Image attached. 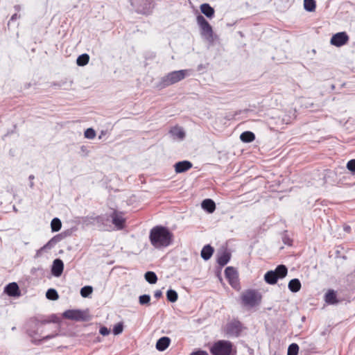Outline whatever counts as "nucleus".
I'll return each mask as SVG.
<instances>
[{"instance_id":"obj_1","label":"nucleus","mask_w":355,"mask_h":355,"mask_svg":"<svg viewBox=\"0 0 355 355\" xmlns=\"http://www.w3.org/2000/svg\"><path fill=\"white\" fill-rule=\"evenodd\" d=\"M172 236V234L166 227L155 226L150 231L149 239L154 248H162L171 243Z\"/></svg>"},{"instance_id":"obj_2","label":"nucleus","mask_w":355,"mask_h":355,"mask_svg":"<svg viewBox=\"0 0 355 355\" xmlns=\"http://www.w3.org/2000/svg\"><path fill=\"white\" fill-rule=\"evenodd\" d=\"M190 69H182L171 71L163 76L157 85L159 89H163L175 84L191 75Z\"/></svg>"},{"instance_id":"obj_3","label":"nucleus","mask_w":355,"mask_h":355,"mask_svg":"<svg viewBox=\"0 0 355 355\" xmlns=\"http://www.w3.org/2000/svg\"><path fill=\"white\" fill-rule=\"evenodd\" d=\"M261 296L255 290H247L241 295V302L244 306L251 308L255 306L261 302Z\"/></svg>"},{"instance_id":"obj_4","label":"nucleus","mask_w":355,"mask_h":355,"mask_svg":"<svg viewBox=\"0 0 355 355\" xmlns=\"http://www.w3.org/2000/svg\"><path fill=\"white\" fill-rule=\"evenodd\" d=\"M210 351L212 355H232V344L228 340H218L212 345Z\"/></svg>"},{"instance_id":"obj_5","label":"nucleus","mask_w":355,"mask_h":355,"mask_svg":"<svg viewBox=\"0 0 355 355\" xmlns=\"http://www.w3.org/2000/svg\"><path fill=\"white\" fill-rule=\"evenodd\" d=\"M196 21L200 29V33L202 37H204L208 42H212L213 37V30L209 22L205 19V17L198 15L196 17Z\"/></svg>"},{"instance_id":"obj_6","label":"nucleus","mask_w":355,"mask_h":355,"mask_svg":"<svg viewBox=\"0 0 355 355\" xmlns=\"http://www.w3.org/2000/svg\"><path fill=\"white\" fill-rule=\"evenodd\" d=\"M288 273L287 268L284 265L278 266L275 270L268 271V284H275L278 279H282Z\"/></svg>"},{"instance_id":"obj_7","label":"nucleus","mask_w":355,"mask_h":355,"mask_svg":"<svg viewBox=\"0 0 355 355\" xmlns=\"http://www.w3.org/2000/svg\"><path fill=\"white\" fill-rule=\"evenodd\" d=\"M130 3L135 10L141 14H148L153 7L150 0H130Z\"/></svg>"},{"instance_id":"obj_8","label":"nucleus","mask_w":355,"mask_h":355,"mask_svg":"<svg viewBox=\"0 0 355 355\" xmlns=\"http://www.w3.org/2000/svg\"><path fill=\"white\" fill-rule=\"evenodd\" d=\"M111 218V224L114 225L116 230H122L125 226V218L123 212L115 209H112L110 212Z\"/></svg>"},{"instance_id":"obj_9","label":"nucleus","mask_w":355,"mask_h":355,"mask_svg":"<svg viewBox=\"0 0 355 355\" xmlns=\"http://www.w3.org/2000/svg\"><path fill=\"white\" fill-rule=\"evenodd\" d=\"M225 275L230 284L235 289H240L239 275L233 267H227L225 270Z\"/></svg>"},{"instance_id":"obj_10","label":"nucleus","mask_w":355,"mask_h":355,"mask_svg":"<svg viewBox=\"0 0 355 355\" xmlns=\"http://www.w3.org/2000/svg\"><path fill=\"white\" fill-rule=\"evenodd\" d=\"M97 227L102 230L110 231L112 229L111 218L109 214L97 216Z\"/></svg>"},{"instance_id":"obj_11","label":"nucleus","mask_w":355,"mask_h":355,"mask_svg":"<svg viewBox=\"0 0 355 355\" xmlns=\"http://www.w3.org/2000/svg\"><path fill=\"white\" fill-rule=\"evenodd\" d=\"M349 41V36L345 32H340L334 34L330 40V43L337 47L346 44Z\"/></svg>"},{"instance_id":"obj_12","label":"nucleus","mask_w":355,"mask_h":355,"mask_svg":"<svg viewBox=\"0 0 355 355\" xmlns=\"http://www.w3.org/2000/svg\"><path fill=\"white\" fill-rule=\"evenodd\" d=\"M64 270V263L60 259H55L53 261L51 267V273L55 277H59L62 274Z\"/></svg>"},{"instance_id":"obj_13","label":"nucleus","mask_w":355,"mask_h":355,"mask_svg":"<svg viewBox=\"0 0 355 355\" xmlns=\"http://www.w3.org/2000/svg\"><path fill=\"white\" fill-rule=\"evenodd\" d=\"M63 317L78 321L84 318V313L80 310H67L63 313Z\"/></svg>"},{"instance_id":"obj_14","label":"nucleus","mask_w":355,"mask_h":355,"mask_svg":"<svg viewBox=\"0 0 355 355\" xmlns=\"http://www.w3.org/2000/svg\"><path fill=\"white\" fill-rule=\"evenodd\" d=\"M60 241L59 236H56L50 239L43 247L37 250L35 257H39L42 255V253L48 250L53 248L58 242Z\"/></svg>"},{"instance_id":"obj_15","label":"nucleus","mask_w":355,"mask_h":355,"mask_svg":"<svg viewBox=\"0 0 355 355\" xmlns=\"http://www.w3.org/2000/svg\"><path fill=\"white\" fill-rule=\"evenodd\" d=\"M169 134L174 140L182 141L185 137L184 130L182 128L179 126L172 128L169 131Z\"/></svg>"},{"instance_id":"obj_16","label":"nucleus","mask_w":355,"mask_h":355,"mask_svg":"<svg viewBox=\"0 0 355 355\" xmlns=\"http://www.w3.org/2000/svg\"><path fill=\"white\" fill-rule=\"evenodd\" d=\"M4 291L10 297H19L20 295L19 286L15 282L8 284L5 287Z\"/></svg>"},{"instance_id":"obj_17","label":"nucleus","mask_w":355,"mask_h":355,"mask_svg":"<svg viewBox=\"0 0 355 355\" xmlns=\"http://www.w3.org/2000/svg\"><path fill=\"white\" fill-rule=\"evenodd\" d=\"M192 163L189 161H181L175 164V171L177 173H184L192 167Z\"/></svg>"},{"instance_id":"obj_18","label":"nucleus","mask_w":355,"mask_h":355,"mask_svg":"<svg viewBox=\"0 0 355 355\" xmlns=\"http://www.w3.org/2000/svg\"><path fill=\"white\" fill-rule=\"evenodd\" d=\"M171 340L168 337H162L157 340L156 348L158 351L163 352L169 346Z\"/></svg>"},{"instance_id":"obj_19","label":"nucleus","mask_w":355,"mask_h":355,"mask_svg":"<svg viewBox=\"0 0 355 355\" xmlns=\"http://www.w3.org/2000/svg\"><path fill=\"white\" fill-rule=\"evenodd\" d=\"M230 260V254L227 251H223L218 254L217 263L220 266H225Z\"/></svg>"},{"instance_id":"obj_20","label":"nucleus","mask_w":355,"mask_h":355,"mask_svg":"<svg viewBox=\"0 0 355 355\" xmlns=\"http://www.w3.org/2000/svg\"><path fill=\"white\" fill-rule=\"evenodd\" d=\"M202 208L208 213H213L216 209L215 202L211 199H205L202 202Z\"/></svg>"},{"instance_id":"obj_21","label":"nucleus","mask_w":355,"mask_h":355,"mask_svg":"<svg viewBox=\"0 0 355 355\" xmlns=\"http://www.w3.org/2000/svg\"><path fill=\"white\" fill-rule=\"evenodd\" d=\"M200 10L208 18H212L214 15V9L208 3H202Z\"/></svg>"},{"instance_id":"obj_22","label":"nucleus","mask_w":355,"mask_h":355,"mask_svg":"<svg viewBox=\"0 0 355 355\" xmlns=\"http://www.w3.org/2000/svg\"><path fill=\"white\" fill-rule=\"evenodd\" d=\"M213 248L209 245H207L204 246L201 250V257L204 260L207 261L211 258V255L213 254Z\"/></svg>"},{"instance_id":"obj_23","label":"nucleus","mask_w":355,"mask_h":355,"mask_svg":"<svg viewBox=\"0 0 355 355\" xmlns=\"http://www.w3.org/2000/svg\"><path fill=\"white\" fill-rule=\"evenodd\" d=\"M288 288L291 292L296 293L301 288V283L298 279H293L288 283Z\"/></svg>"},{"instance_id":"obj_24","label":"nucleus","mask_w":355,"mask_h":355,"mask_svg":"<svg viewBox=\"0 0 355 355\" xmlns=\"http://www.w3.org/2000/svg\"><path fill=\"white\" fill-rule=\"evenodd\" d=\"M240 331L239 323L232 322L227 327V332L230 335H237Z\"/></svg>"},{"instance_id":"obj_25","label":"nucleus","mask_w":355,"mask_h":355,"mask_svg":"<svg viewBox=\"0 0 355 355\" xmlns=\"http://www.w3.org/2000/svg\"><path fill=\"white\" fill-rule=\"evenodd\" d=\"M255 137L254 133L250 131H245L241 133L240 139L243 142H251L254 139Z\"/></svg>"},{"instance_id":"obj_26","label":"nucleus","mask_w":355,"mask_h":355,"mask_svg":"<svg viewBox=\"0 0 355 355\" xmlns=\"http://www.w3.org/2000/svg\"><path fill=\"white\" fill-rule=\"evenodd\" d=\"M304 8L308 12H314L316 8L315 0H304Z\"/></svg>"},{"instance_id":"obj_27","label":"nucleus","mask_w":355,"mask_h":355,"mask_svg":"<svg viewBox=\"0 0 355 355\" xmlns=\"http://www.w3.org/2000/svg\"><path fill=\"white\" fill-rule=\"evenodd\" d=\"M89 61V56L87 53H83L79 55L76 60V64L78 66L83 67L86 65Z\"/></svg>"},{"instance_id":"obj_28","label":"nucleus","mask_w":355,"mask_h":355,"mask_svg":"<svg viewBox=\"0 0 355 355\" xmlns=\"http://www.w3.org/2000/svg\"><path fill=\"white\" fill-rule=\"evenodd\" d=\"M145 279L149 283V284H155L157 281V277L156 274L154 272L148 271L145 273Z\"/></svg>"},{"instance_id":"obj_29","label":"nucleus","mask_w":355,"mask_h":355,"mask_svg":"<svg viewBox=\"0 0 355 355\" xmlns=\"http://www.w3.org/2000/svg\"><path fill=\"white\" fill-rule=\"evenodd\" d=\"M166 297L169 302H175L178 300V295L175 291L169 289L166 293Z\"/></svg>"},{"instance_id":"obj_30","label":"nucleus","mask_w":355,"mask_h":355,"mask_svg":"<svg viewBox=\"0 0 355 355\" xmlns=\"http://www.w3.org/2000/svg\"><path fill=\"white\" fill-rule=\"evenodd\" d=\"M51 227L53 232H58L61 229L62 223L58 218H54L51 223Z\"/></svg>"},{"instance_id":"obj_31","label":"nucleus","mask_w":355,"mask_h":355,"mask_svg":"<svg viewBox=\"0 0 355 355\" xmlns=\"http://www.w3.org/2000/svg\"><path fill=\"white\" fill-rule=\"evenodd\" d=\"M336 296L334 291H329L325 295V301L329 304H335L336 302Z\"/></svg>"},{"instance_id":"obj_32","label":"nucleus","mask_w":355,"mask_h":355,"mask_svg":"<svg viewBox=\"0 0 355 355\" xmlns=\"http://www.w3.org/2000/svg\"><path fill=\"white\" fill-rule=\"evenodd\" d=\"M46 297L49 300H55L58 299L59 295L56 290H55L54 288H49L47 290L46 293Z\"/></svg>"},{"instance_id":"obj_33","label":"nucleus","mask_w":355,"mask_h":355,"mask_svg":"<svg viewBox=\"0 0 355 355\" xmlns=\"http://www.w3.org/2000/svg\"><path fill=\"white\" fill-rule=\"evenodd\" d=\"M97 216H86L83 219V222L86 225H94L97 226Z\"/></svg>"},{"instance_id":"obj_34","label":"nucleus","mask_w":355,"mask_h":355,"mask_svg":"<svg viewBox=\"0 0 355 355\" xmlns=\"http://www.w3.org/2000/svg\"><path fill=\"white\" fill-rule=\"evenodd\" d=\"M93 291V288L90 286H85L80 289V295L83 297H89Z\"/></svg>"},{"instance_id":"obj_35","label":"nucleus","mask_w":355,"mask_h":355,"mask_svg":"<svg viewBox=\"0 0 355 355\" xmlns=\"http://www.w3.org/2000/svg\"><path fill=\"white\" fill-rule=\"evenodd\" d=\"M299 347L296 343H292L288 348L287 355H297Z\"/></svg>"},{"instance_id":"obj_36","label":"nucleus","mask_w":355,"mask_h":355,"mask_svg":"<svg viewBox=\"0 0 355 355\" xmlns=\"http://www.w3.org/2000/svg\"><path fill=\"white\" fill-rule=\"evenodd\" d=\"M84 136L87 139H93L96 137V132L92 128H87L84 132Z\"/></svg>"},{"instance_id":"obj_37","label":"nucleus","mask_w":355,"mask_h":355,"mask_svg":"<svg viewBox=\"0 0 355 355\" xmlns=\"http://www.w3.org/2000/svg\"><path fill=\"white\" fill-rule=\"evenodd\" d=\"M58 335V329L56 328V329L54 330L52 333L42 336V338H41V340L46 341V340H48L49 339L56 337Z\"/></svg>"},{"instance_id":"obj_38","label":"nucleus","mask_w":355,"mask_h":355,"mask_svg":"<svg viewBox=\"0 0 355 355\" xmlns=\"http://www.w3.org/2000/svg\"><path fill=\"white\" fill-rule=\"evenodd\" d=\"M150 300V297L149 295H143L139 297V301L140 304L145 305L148 304Z\"/></svg>"},{"instance_id":"obj_39","label":"nucleus","mask_w":355,"mask_h":355,"mask_svg":"<svg viewBox=\"0 0 355 355\" xmlns=\"http://www.w3.org/2000/svg\"><path fill=\"white\" fill-rule=\"evenodd\" d=\"M123 324L121 323H118L114 327L113 334L114 335H119L123 331Z\"/></svg>"},{"instance_id":"obj_40","label":"nucleus","mask_w":355,"mask_h":355,"mask_svg":"<svg viewBox=\"0 0 355 355\" xmlns=\"http://www.w3.org/2000/svg\"><path fill=\"white\" fill-rule=\"evenodd\" d=\"M347 168L352 172H355V159L349 161L347 164Z\"/></svg>"},{"instance_id":"obj_41","label":"nucleus","mask_w":355,"mask_h":355,"mask_svg":"<svg viewBox=\"0 0 355 355\" xmlns=\"http://www.w3.org/2000/svg\"><path fill=\"white\" fill-rule=\"evenodd\" d=\"M99 332L103 336H107L109 335L110 331L106 327H101L100 328Z\"/></svg>"},{"instance_id":"obj_42","label":"nucleus","mask_w":355,"mask_h":355,"mask_svg":"<svg viewBox=\"0 0 355 355\" xmlns=\"http://www.w3.org/2000/svg\"><path fill=\"white\" fill-rule=\"evenodd\" d=\"M162 295V292L160 290H157L155 291L154 296L155 298L159 299Z\"/></svg>"},{"instance_id":"obj_43","label":"nucleus","mask_w":355,"mask_h":355,"mask_svg":"<svg viewBox=\"0 0 355 355\" xmlns=\"http://www.w3.org/2000/svg\"><path fill=\"white\" fill-rule=\"evenodd\" d=\"M190 355H209V354L205 351H198V352L191 353Z\"/></svg>"},{"instance_id":"obj_44","label":"nucleus","mask_w":355,"mask_h":355,"mask_svg":"<svg viewBox=\"0 0 355 355\" xmlns=\"http://www.w3.org/2000/svg\"><path fill=\"white\" fill-rule=\"evenodd\" d=\"M34 178H35V176L33 175H30L28 177V179L30 180L29 186L31 188H33V187H34V182H33Z\"/></svg>"},{"instance_id":"obj_45","label":"nucleus","mask_w":355,"mask_h":355,"mask_svg":"<svg viewBox=\"0 0 355 355\" xmlns=\"http://www.w3.org/2000/svg\"><path fill=\"white\" fill-rule=\"evenodd\" d=\"M19 17V16L17 14H16V13L12 15L11 18H10V21H9V22H8V25L10 24L11 21H14V20L18 19Z\"/></svg>"},{"instance_id":"obj_46","label":"nucleus","mask_w":355,"mask_h":355,"mask_svg":"<svg viewBox=\"0 0 355 355\" xmlns=\"http://www.w3.org/2000/svg\"><path fill=\"white\" fill-rule=\"evenodd\" d=\"M263 279L266 282V272L263 275Z\"/></svg>"},{"instance_id":"obj_47","label":"nucleus","mask_w":355,"mask_h":355,"mask_svg":"<svg viewBox=\"0 0 355 355\" xmlns=\"http://www.w3.org/2000/svg\"><path fill=\"white\" fill-rule=\"evenodd\" d=\"M284 243H285L286 244H287V245H291V244L289 241H284Z\"/></svg>"},{"instance_id":"obj_48","label":"nucleus","mask_w":355,"mask_h":355,"mask_svg":"<svg viewBox=\"0 0 355 355\" xmlns=\"http://www.w3.org/2000/svg\"><path fill=\"white\" fill-rule=\"evenodd\" d=\"M280 183V180H278L277 182H275V184H279Z\"/></svg>"}]
</instances>
